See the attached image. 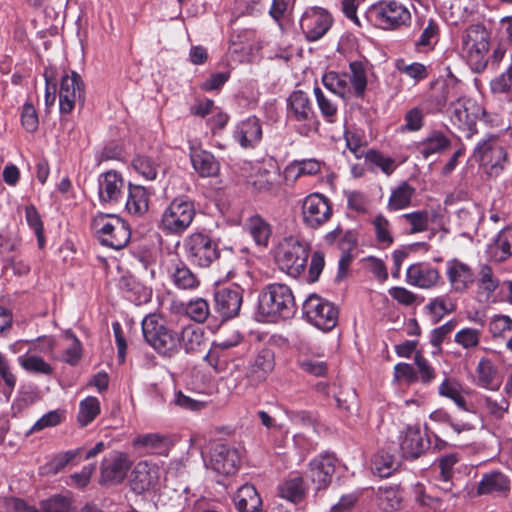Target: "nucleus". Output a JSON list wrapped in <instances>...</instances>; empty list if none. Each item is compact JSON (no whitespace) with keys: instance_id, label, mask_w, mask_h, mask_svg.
<instances>
[{"instance_id":"obj_1","label":"nucleus","mask_w":512,"mask_h":512,"mask_svg":"<svg viewBox=\"0 0 512 512\" xmlns=\"http://www.w3.org/2000/svg\"><path fill=\"white\" fill-rule=\"evenodd\" d=\"M443 101L450 103V119L460 130L471 137L475 131L476 121L479 118L482 109L472 99L462 95L459 82L449 76L443 86Z\"/></svg>"},{"instance_id":"obj_2","label":"nucleus","mask_w":512,"mask_h":512,"mask_svg":"<svg viewBox=\"0 0 512 512\" xmlns=\"http://www.w3.org/2000/svg\"><path fill=\"white\" fill-rule=\"evenodd\" d=\"M309 254V243L296 236L284 237L274 248V260L278 268L293 278L305 271Z\"/></svg>"},{"instance_id":"obj_3","label":"nucleus","mask_w":512,"mask_h":512,"mask_svg":"<svg viewBox=\"0 0 512 512\" xmlns=\"http://www.w3.org/2000/svg\"><path fill=\"white\" fill-rule=\"evenodd\" d=\"M295 311V299L290 287L285 284L267 285L258 299V312L265 321L288 318Z\"/></svg>"},{"instance_id":"obj_4","label":"nucleus","mask_w":512,"mask_h":512,"mask_svg":"<svg viewBox=\"0 0 512 512\" xmlns=\"http://www.w3.org/2000/svg\"><path fill=\"white\" fill-rule=\"evenodd\" d=\"M142 332L146 342L159 354L173 356L181 349L179 332L169 328L157 314L143 319Z\"/></svg>"},{"instance_id":"obj_5","label":"nucleus","mask_w":512,"mask_h":512,"mask_svg":"<svg viewBox=\"0 0 512 512\" xmlns=\"http://www.w3.org/2000/svg\"><path fill=\"white\" fill-rule=\"evenodd\" d=\"M367 20L382 30H397L409 26L411 12L397 0H381L372 4L366 12Z\"/></svg>"},{"instance_id":"obj_6","label":"nucleus","mask_w":512,"mask_h":512,"mask_svg":"<svg viewBox=\"0 0 512 512\" xmlns=\"http://www.w3.org/2000/svg\"><path fill=\"white\" fill-rule=\"evenodd\" d=\"M92 229L101 245L120 250L131 237L129 225L120 217L110 214H99L92 220Z\"/></svg>"},{"instance_id":"obj_7","label":"nucleus","mask_w":512,"mask_h":512,"mask_svg":"<svg viewBox=\"0 0 512 512\" xmlns=\"http://www.w3.org/2000/svg\"><path fill=\"white\" fill-rule=\"evenodd\" d=\"M323 85L336 95L345 96L351 88L357 96H363L367 76L364 66H349L348 72L338 73L334 71L327 72L322 78Z\"/></svg>"},{"instance_id":"obj_8","label":"nucleus","mask_w":512,"mask_h":512,"mask_svg":"<svg viewBox=\"0 0 512 512\" xmlns=\"http://www.w3.org/2000/svg\"><path fill=\"white\" fill-rule=\"evenodd\" d=\"M473 156L489 175H498L508 160L506 146L498 136H488L475 147Z\"/></svg>"},{"instance_id":"obj_9","label":"nucleus","mask_w":512,"mask_h":512,"mask_svg":"<svg viewBox=\"0 0 512 512\" xmlns=\"http://www.w3.org/2000/svg\"><path fill=\"white\" fill-rule=\"evenodd\" d=\"M195 208L191 201L185 198H175L164 209L159 228L166 234H182L192 223Z\"/></svg>"},{"instance_id":"obj_10","label":"nucleus","mask_w":512,"mask_h":512,"mask_svg":"<svg viewBox=\"0 0 512 512\" xmlns=\"http://www.w3.org/2000/svg\"><path fill=\"white\" fill-rule=\"evenodd\" d=\"M303 313L309 323L323 331L333 329L338 322V308L316 294H311L304 301Z\"/></svg>"},{"instance_id":"obj_11","label":"nucleus","mask_w":512,"mask_h":512,"mask_svg":"<svg viewBox=\"0 0 512 512\" xmlns=\"http://www.w3.org/2000/svg\"><path fill=\"white\" fill-rule=\"evenodd\" d=\"M184 249L190 262L199 267H208L219 257L217 244L204 233L189 235L184 240Z\"/></svg>"},{"instance_id":"obj_12","label":"nucleus","mask_w":512,"mask_h":512,"mask_svg":"<svg viewBox=\"0 0 512 512\" xmlns=\"http://www.w3.org/2000/svg\"><path fill=\"white\" fill-rule=\"evenodd\" d=\"M287 118L297 122V131L307 136L312 130L314 111L308 95L302 91H294L287 100Z\"/></svg>"},{"instance_id":"obj_13","label":"nucleus","mask_w":512,"mask_h":512,"mask_svg":"<svg viewBox=\"0 0 512 512\" xmlns=\"http://www.w3.org/2000/svg\"><path fill=\"white\" fill-rule=\"evenodd\" d=\"M332 24V15L326 9L317 6L307 8L300 19V28L310 42L321 39Z\"/></svg>"},{"instance_id":"obj_14","label":"nucleus","mask_w":512,"mask_h":512,"mask_svg":"<svg viewBox=\"0 0 512 512\" xmlns=\"http://www.w3.org/2000/svg\"><path fill=\"white\" fill-rule=\"evenodd\" d=\"M489 34L481 24L469 26L462 37V50L471 64H479L488 51Z\"/></svg>"},{"instance_id":"obj_15","label":"nucleus","mask_w":512,"mask_h":512,"mask_svg":"<svg viewBox=\"0 0 512 512\" xmlns=\"http://www.w3.org/2000/svg\"><path fill=\"white\" fill-rule=\"evenodd\" d=\"M84 83L76 72H64L59 88V108L62 114L70 113L77 103L84 101Z\"/></svg>"},{"instance_id":"obj_16","label":"nucleus","mask_w":512,"mask_h":512,"mask_svg":"<svg viewBox=\"0 0 512 512\" xmlns=\"http://www.w3.org/2000/svg\"><path fill=\"white\" fill-rule=\"evenodd\" d=\"M332 216L329 200L320 193H311L302 202V218L310 228L324 225Z\"/></svg>"},{"instance_id":"obj_17","label":"nucleus","mask_w":512,"mask_h":512,"mask_svg":"<svg viewBox=\"0 0 512 512\" xmlns=\"http://www.w3.org/2000/svg\"><path fill=\"white\" fill-rule=\"evenodd\" d=\"M160 467L149 460L139 461L131 472V487L137 494L155 489L160 481Z\"/></svg>"},{"instance_id":"obj_18","label":"nucleus","mask_w":512,"mask_h":512,"mask_svg":"<svg viewBox=\"0 0 512 512\" xmlns=\"http://www.w3.org/2000/svg\"><path fill=\"white\" fill-rule=\"evenodd\" d=\"M132 446L135 450L145 455L168 456L173 446L170 435L150 432L142 433L134 437Z\"/></svg>"},{"instance_id":"obj_19","label":"nucleus","mask_w":512,"mask_h":512,"mask_svg":"<svg viewBox=\"0 0 512 512\" xmlns=\"http://www.w3.org/2000/svg\"><path fill=\"white\" fill-rule=\"evenodd\" d=\"M473 396L474 401H470L469 404L472 409L466 412L475 414L481 419L500 420L508 412L509 402L505 398L496 400L481 393H474Z\"/></svg>"},{"instance_id":"obj_20","label":"nucleus","mask_w":512,"mask_h":512,"mask_svg":"<svg viewBox=\"0 0 512 512\" xmlns=\"http://www.w3.org/2000/svg\"><path fill=\"white\" fill-rule=\"evenodd\" d=\"M130 467L131 461L126 453L119 451L110 453L101 462V482L121 483Z\"/></svg>"},{"instance_id":"obj_21","label":"nucleus","mask_w":512,"mask_h":512,"mask_svg":"<svg viewBox=\"0 0 512 512\" xmlns=\"http://www.w3.org/2000/svg\"><path fill=\"white\" fill-rule=\"evenodd\" d=\"M238 451L226 444H216L211 450L208 466L218 474L232 475L239 466Z\"/></svg>"},{"instance_id":"obj_22","label":"nucleus","mask_w":512,"mask_h":512,"mask_svg":"<svg viewBox=\"0 0 512 512\" xmlns=\"http://www.w3.org/2000/svg\"><path fill=\"white\" fill-rule=\"evenodd\" d=\"M124 189V180L116 171L102 173L98 177V198L103 205L119 203Z\"/></svg>"},{"instance_id":"obj_23","label":"nucleus","mask_w":512,"mask_h":512,"mask_svg":"<svg viewBox=\"0 0 512 512\" xmlns=\"http://www.w3.org/2000/svg\"><path fill=\"white\" fill-rule=\"evenodd\" d=\"M503 376L489 358H481L475 368L473 383L482 389L496 392L500 389Z\"/></svg>"},{"instance_id":"obj_24","label":"nucleus","mask_w":512,"mask_h":512,"mask_svg":"<svg viewBox=\"0 0 512 512\" xmlns=\"http://www.w3.org/2000/svg\"><path fill=\"white\" fill-rule=\"evenodd\" d=\"M214 299L217 311L229 319L237 316L240 311L243 290L239 286L221 288L215 293Z\"/></svg>"},{"instance_id":"obj_25","label":"nucleus","mask_w":512,"mask_h":512,"mask_svg":"<svg viewBox=\"0 0 512 512\" xmlns=\"http://www.w3.org/2000/svg\"><path fill=\"white\" fill-rule=\"evenodd\" d=\"M336 458L332 454H320L309 463V476L317 489H325L335 472Z\"/></svg>"},{"instance_id":"obj_26","label":"nucleus","mask_w":512,"mask_h":512,"mask_svg":"<svg viewBox=\"0 0 512 512\" xmlns=\"http://www.w3.org/2000/svg\"><path fill=\"white\" fill-rule=\"evenodd\" d=\"M446 275L451 289L455 292H465L475 282L472 268L458 259L446 262Z\"/></svg>"},{"instance_id":"obj_27","label":"nucleus","mask_w":512,"mask_h":512,"mask_svg":"<svg viewBox=\"0 0 512 512\" xmlns=\"http://www.w3.org/2000/svg\"><path fill=\"white\" fill-rule=\"evenodd\" d=\"M438 394L443 398L451 400L458 409L462 411L471 410L470 402L466 400V396H473L474 392L465 388L463 384L456 378L446 376L438 386Z\"/></svg>"},{"instance_id":"obj_28","label":"nucleus","mask_w":512,"mask_h":512,"mask_svg":"<svg viewBox=\"0 0 512 512\" xmlns=\"http://www.w3.org/2000/svg\"><path fill=\"white\" fill-rule=\"evenodd\" d=\"M233 138L242 148H254L262 139L260 120L252 116L240 121L235 127Z\"/></svg>"},{"instance_id":"obj_29","label":"nucleus","mask_w":512,"mask_h":512,"mask_svg":"<svg viewBox=\"0 0 512 512\" xmlns=\"http://www.w3.org/2000/svg\"><path fill=\"white\" fill-rule=\"evenodd\" d=\"M440 279L437 268L429 263H415L408 267L406 282L412 286L428 289L435 286Z\"/></svg>"},{"instance_id":"obj_30","label":"nucleus","mask_w":512,"mask_h":512,"mask_svg":"<svg viewBox=\"0 0 512 512\" xmlns=\"http://www.w3.org/2000/svg\"><path fill=\"white\" fill-rule=\"evenodd\" d=\"M400 439V448L405 458H417L429 447L428 439L418 426H408Z\"/></svg>"},{"instance_id":"obj_31","label":"nucleus","mask_w":512,"mask_h":512,"mask_svg":"<svg viewBox=\"0 0 512 512\" xmlns=\"http://www.w3.org/2000/svg\"><path fill=\"white\" fill-rule=\"evenodd\" d=\"M278 178L279 171L273 164H257L252 167L247 181L257 191L269 192L276 188Z\"/></svg>"},{"instance_id":"obj_32","label":"nucleus","mask_w":512,"mask_h":512,"mask_svg":"<svg viewBox=\"0 0 512 512\" xmlns=\"http://www.w3.org/2000/svg\"><path fill=\"white\" fill-rule=\"evenodd\" d=\"M511 489V481L503 472L494 470L484 473L477 486L478 495H507Z\"/></svg>"},{"instance_id":"obj_33","label":"nucleus","mask_w":512,"mask_h":512,"mask_svg":"<svg viewBox=\"0 0 512 512\" xmlns=\"http://www.w3.org/2000/svg\"><path fill=\"white\" fill-rule=\"evenodd\" d=\"M500 285L499 279L491 267L482 265L476 280V298L479 302L488 303L494 300V293Z\"/></svg>"},{"instance_id":"obj_34","label":"nucleus","mask_w":512,"mask_h":512,"mask_svg":"<svg viewBox=\"0 0 512 512\" xmlns=\"http://www.w3.org/2000/svg\"><path fill=\"white\" fill-rule=\"evenodd\" d=\"M167 273L172 283L182 290L195 289L199 280L195 274L180 260H173L167 267Z\"/></svg>"},{"instance_id":"obj_35","label":"nucleus","mask_w":512,"mask_h":512,"mask_svg":"<svg viewBox=\"0 0 512 512\" xmlns=\"http://www.w3.org/2000/svg\"><path fill=\"white\" fill-rule=\"evenodd\" d=\"M190 160L194 170L201 177H214L220 170L219 162L206 150L191 147Z\"/></svg>"},{"instance_id":"obj_36","label":"nucleus","mask_w":512,"mask_h":512,"mask_svg":"<svg viewBox=\"0 0 512 512\" xmlns=\"http://www.w3.org/2000/svg\"><path fill=\"white\" fill-rule=\"evenodd\" d=\"M244 231L253 239L256 246L266 248L272 235L271 225L259 215H252L245 220Z\"/></svg>"},{"instance_id":"obj_37","label":"nucleus","mask_w":512,"mask_h":512,"mask_svg":"<svg viewBox=\"0 0 512 512\" xmlns=\"http://www.w3.org/2000/svg\"><path fill=\"white\" fill-rule=\"evenodd\" d=\"M254 38L255 33L252 31L245 32L243 36H233L229 46V54L231 55L232 61L240 63L253 61L250 56L254 51H258L259 47L248 41Z\"/></svg>"},{"instance_id":"obj_38","label":"nucleus","mask_w":512,"mask_h":512,"mask_svg":"<svg viewBox=\"0 0 512 512\" xmlns=\"http://www.w3.org/2000/svg\"><path fill=\"white\" fill-rule=\"evenodd\" d=\"M119 286L125 297L136 305L145 304L151 300L152 289L140 283L133 276H122Z\"/></svg>"},{"instance_id":"obj_39","label":"nucleus","mask_w":512,"mask_h":512,"mask_svg":"<svg viewBox=\"0 0 512 512\" xmlns=\"http://www.w3.org/2000/svg\"><path fill=\"white\" fill-rule=\"evenodd\" d=\"M273 368V354L270 351H263L249 366L246 377L251 385L256 386L266 380Z\"/></svg>"},{"instance_id":"obj_40","label":"nucleus","mask_w":512,"mask_h":512,"mask_svg":"<svg viewBox=\"0 0 512 512\" xmlns=\"http://www.w3.org/2000/svg\"><path fill=\"white\" fill-rule=\"evenodd\" d=\"M233 501L238 512H259L262 506V500L257 490L250 484L241 486Z\"/></svg>"},{"instance_id":"obj_41","label":"nucleus","mask_w":512,"mask_h":512,"mask_svg":"<svg viewBox=\"0 0 512 512\" xmlns=\"http://www.w3.org/2000/svg\"><path fill=\"white\" fill-rule=\"evenodd\" d=\"M324 162L315 159L294 160L284 170V176L287 180L296 181L302 176H314L321 172Z\"/></svg>"},{"instance_id":"obj_42","label":"nucleus","mask_w":512,"mask_h":512,"mask_svg":"<svg viewBox=\"0 0 512 512\" xmlns=\"http://www.w3.org/2000/svg\"><path fill=\"white\" fill-rule=\"evenodd\" d=\"M149 198L150 194L145 187L130 184L125 204L127 212L135 216L145 214L149 209Z\"/></svg>"},{"instance_id":"obj_43","label":"nucleus","mask_w":512,"mask_h":512,"mask_svg":"<svg viewBox=\"0 0 512 512\" xmlns=\"http://www.w3.org/2000/svg\"><path fill=\"white\" fill-rule=\"evenodd\" d=\"M450 146V140L441 132H432L417 145V151L424 159L444 152Z\"/></svg>"},{"instance_id":"obj_44","label":"nucleus","mask_w":512,"mask_h":512,"mask_svg":"<svg viewBox=\"0 0 512 512\" xmlns=\"http://www.w3.org/2000/svg\"><path fill=\"white\" fill-rule=\"evenodd\" d=\"M436 217V212L418 210L400 216V221L409 226V234H417L428 230L429 223Z\"/></svg>"},{"instance_id":"obj_45","label":"nucleus","mask_w":512,"mask_h":512,"mask_svg":"<svg viewBox=\"0 0 512 512\" xmlns=\"http://www.w3.org/2000/svg\"><path fill=\"white\" fill-rule=\"evenodd\" d=\"M279 495L291 502H300L305 494L304 480L299 474H291L279 485Z\"/></svg>"},{"instance_id":"obj_46","label":"nucleus","mask_w":512,"mask_h":512,"mask_svg":"<svg viewBox=\"0 0 512 512\" xmlns=\"http://www.w3.org/2000/svg\"><path fill=\"white\" fill-rule=\"evenodd\" d=\"M415 194V188L407 182L400 183L392 189L388 200L387 208L389 211H398L409 207Z\"/></svg>"},{"instance_id":"obj_47","label":"nucleus","mask_w":512,"mask_h":512,"mask_svg":"<svg viewBox=\"0 0 512 512\" xmlns=\"http://www.w3.org/2000/svg\"><path fill=\"white\" fill-rule=\"evenodd\" d=\"M18 364L28 373L51 375L53 367L34 352H27L18 357Z\"/></svg>"},{"instance_id":"obj_48","label":"nucleus","mask_w":512,"mask_h":512,"mask_svg":"<svg viewBox=\"0 0 512 512\" xmlns=\"http://www.w3.org/2000/svg\"><path fill=\"white\" fill-rule=\"evenodd\" d=\"M491 255L498 262L512 255V227H506L498 233L491 247Z\"/></svg>"},{"instance_id":"obj_49","label":"nucleus","mask_w":512,"mask_h":512,"mask_svg":"<svg viewBox=\"0 0 512 512\" xmlns=\"http://www.w3.org/2000/svg\"><path fill=\"white\" fill-rule=\"evenodd\" d=\"M100 412L99 400L94 396H88L79 403L77 421L81 427H85L92 423Z\"/></svg>"},{"instance_id":"obj_50","label":"nucleus","mask_w":512,"mask_h":512,"mask_svg":"<svg viewBox=\"0 0 512 512\" xmlns=\"http://www.w3.org/2000/svg\"><path fill=\"white\" fill-rule=\"evenodd\" d=\"M434 323L439 322L446 314L455 309L453 300L448 296H439L429 301L426 306Z\"/></svg>"},{"instance_id":"obj_51","label":"nucleus","mask_w":512,"mask_h":512,"mask_svg":"<svg viewBox=\"0 0 512 512\" xmlns=\"http://www.w3.org/2000/svg\"><path fill=\"white\" fill-rule=\"evenodd\" d=\"M179 336L181 348L187 353L195 352L203 342V332L193 325L183 327Z\"/></svg>"},{"instance_id":"obj_52","label":"nucleus","mask_w":512,"mask_h":512,"mask_svg":"<svg viewBox=\"0 0 512 512\" xmlns=\"http://www.w3.org/2000/svg\"><path fill=\"white\" fill-rule=\"evenodd\" d=\"M398 466L393 455L386 452L377 453L372 460L373 472L381 478L389 477Z\"/></svg>"},{"instance_id":"obj_53","label":"nucleus","mask_w":512,"mask_h":512,"mask_svg":"<svg viewBox=\"0 0 512 512\" xmlns=\"http://www.w3.org/2000/svg\"><path fill=\"white\" fill-rule=\"evenodd\" d=\"M205 361L217 372L223 373L229 370L232 356L229 351L222 350L218 346H211L205 356Z\"/></svg>"},{"instance_id":"obj_54","label":"nucleus","mask_w":512,"mask_h":512,"mask_svg":"<svg viewBox=\"0 0 512 512\" xmlns=\"http://www.w3.org/2000/svg\"><path fill=\"white\" fill-rule=\"evenodd\" d=\"M38 512H72V500L67 495H53L40 502Z\"/></svg>"},{"instance_id":"obj_55","label":"nucleus","mask_w":512,"mask_h":512,"mask_svg":"<svg viewBox=\"0 0 512 512\" xmlns=\"http://www.w3.org/2000/svg\"><path fill=\"white\" fill-rule=\"evenodd\" d=\"M318 108L328 123H335L338 119V107L335 101L324 95L320 88L314 90Z\"/></svg>"},{"instance_id":"obj_56","label":"nucleus","mask_w":512,"mask_h":512,"mask_svg":"<svg viewBox=\"0 0 512 512\" xmlns=\"http://www.w3.org/2000/svg\"><path fill=\"white\" fill-rule=\"evenodd\" d=\"M402 493L396 487L379 489L378 504L385 511L398 510L402 504Z\"/></svg>"},{"instance_id":"obj_57","label":"nucleus","mask_w":512,"mask_h":512,"mask_svg":"<svg viewBox=\"0 0 512 512\" xmlns=\"http://www.w3.org/2000/svg\"><path fill=\"white\" fill-rule=\"evenodd\" d=\"M438 25L430 20L427 27L422 31L419 39L415 43V48L420 53L431 51L438 42Z\"/></svg>"},{"instance_id":"obj_58","label":"nucleus","mask_w":512,"mask_h":512,"mask_svg":"<svg viewBox=\"0 0 512 512\" xmlns=\"http://www.w3.org/2000/svg\"><path fill=\"white\" fill-rule=\"evenodd\" d=\"M429 417L434 422L448 424L457 434L475 429V424L472 422L454 421L451 415L443 409L433 411Z\"/></svg>"},{"instance_id":"obj_59","label":"nucleus","mask_w":512,"mask_h":512,"mask_svg":"<svg viewBox=\"0 0 512 512\" xmlns=\"http://www.w3.org/2000/svg\"><path fill=\"white\" fill-rule=\"evenodd\" d=\"M132 166L144 179H156L159 164L153 158L146 155H137L132 161Z\"/></svg>"},{"instance_id":"obj_60","label":"nucleus","mask_w":512,"mask_h":512,"mask_svg":"<svg viewBox=\"0 0 512 512\" xmlns=\"http://www.w3.org/2000/svg\"><path fill=\"white\" fill-rule=\"evenodd\" d=\"M460 458L457 453H449L443 455L438 460V466L440 469V479L445 483L449 484V487H444L445 490H451L452 481L454 477V467L459 462Z\"/></svg>"},{"instance_id":"obj_61","label":"nucleus","mask_w":512,"mask_h":512,"mask_svg":"<svg viewBox=\"0 0 512 512\" xmlns=\"http://www.w3.org/2000/svg\"><path fill=\"white\" fill-rule=\"evenodd\" d=\"M66 417L65 411L56 409L51 410L44 414L40 419H38L33 426L28 430L27 435H31L35 432L42 431L46 428L55 427L61 424Z\"/></svg>"},{"instance_id":"obj_62","label":"nucleus","mask_w":512,"mask_h":512,"mask_svg":"<svg viewBox=\"0 0 512 512\" xmlns=\"http://www.w3.org/2000/svg\"><path fill=\"white\" fill-rule=\"evenodd\" d=\"M64 339L67 342V347L62 355V360L68 364L75 365L82 356L81 343L78 338L69 331L64 334Z\"/></svg>"},{"instance_id":"obj_63","label":"nucleus","mask_w":512,"mask_h":512,"mask_svg":"<svg viewBox=\"0 0 512 512\" xmlns=\"http://www.w3.org/2000/svg\"><path fill=\"white\" fill-rule=\"evenodd\" d=\"M414 362L418 370V380L422 384L428 385L436 379V371L434 367L420 352L415 354Z\"/></svg>"},{"instance_id":"obj_64","label":"nucleus","mask_w":512,"mask_h":512,"mask_svg":"<svg viewBox=\"0 0 512 512\" xmlns=\"http://www.w3.org/2000/svg\"><path fill=\"white\" fill-rule=\"evenodd\" d=\"M185 312L192 320L202 323L210 314L209 304L206 300L197 298L186 305Z\"/></svg>"}]
</instances>
